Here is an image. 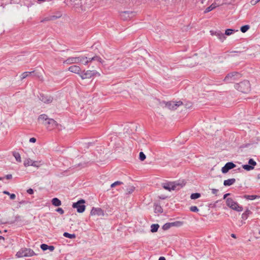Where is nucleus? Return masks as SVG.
Segmentation results:
<instances>
[{
	"instance_id": "nucleus-1",
	"label": "nucleus",
	"mask_w": 260,
	"mask_h": 260,
	"mask_svg": "<svg viewBox=\"0 0 260 260\" xmlns=\"http://www.w3.org/2000/svg\"><path fill=\"white\" fill-rule=\"evenodd\" d=\"M101 59V58L98 56H94L89 58L86 56L70 57L64 61V63L69 64L72 63H78L84 61V64H87L93 60H96L100 61Z\"/></svg>"
},
{
	"instance_id": "nucleus-2",
	"label": "nucleus",
	"mask_w": 260,
	"mask_h": 260,
	"mask_svg": "<svg viewBox=\"0 0 260 260\" xmlns=\"http://www.w3.org/2000/svg\"><path fill=\"white\" fill-rule=\"evenodd\" d=\"M184 185V183H180L175 181H168L162 183V186L164 189L171 191L172 190H178L182 188Z\"/></svg>"
},
{
	"instance_id": "nucleus-3",
	"label": "nucleus",
	"mask_w": 260,
	"mask_h": 260,
	"mask_svg": "<svg viewBox=\"0 0 260 260\" xmlns=\"http://www.w3.org/2000/svg\"><path fill=\"white\" fill-rule=\"evenodd\" d=\"M226 205L232 209L240 212L243 210L242 206L239 205V204L235 201L232 198H228L226 200Z\"/></svg>"
},
{
	"instance_id": "nucleus-4",
	"label": "nucleus",
	"mask_w": 260,
	"mask_h": 260,
	"mask_svg": "<svg viewBox=\"0 0 260 260\" xmlns=\"http://www.w3.org/2000/svg\"><path fill=\"white\" fill-rule=\"evenodd\" d=\"M36 255V254L32 249L26 248L21 249L16 254L17 257L32 256Z\"/></svg>"
},
{
	"instance_id": "nucleus-5",
	"label": "nucleus",
	"mask_w": 260,
	"mask_h": 260,
	"mask_svg": "<svg viewBox=\"0 0 260 260\" xmlns=\"http://www.w3.org/2000/svg\"><path fill=\"white\" fill-rule=\"evenodd\" d=\"M236 88L242 92L246 93L250 89V84L249 81H244L237 84Z\"/></svg>"
},
{
	"instance_id": "nucleus-6",
	"label": "nucleus",
	"mask_w": 260,
	"mask_h": 260,
	"mask_svg": "<svg viewBox=\"0 0 260 260\" xmlns=\"http://www.w3.org/2000/svg\"><path fill=\"white\" fill-rule=\"evenodd\" d=\"M241 77V74L237 72H233L228 74L224 79L226 83L233 82L235 80Z\"/></svg>"
},
{
	"instance_id": "nucleus-7",
	"label": "nucleus",
	"mask_w": 260,
	"mask_h": 260,
	"mask_svg": "<svg viewBox=\"0 0 260 260\" xmlns=\"http://www.w3.org/2000/svg\"><path fill=\"white\" fill-rule=\"evenodd\" d=\"M85 203L84 200H80L76 203H74L72 207L73 208H76L78 212L82 213L85 210V206L84 205Z\"/></svg>"
},
{
	"instance_id": "nucleus-8",
	"label": "nucleus",
	"mask_w": 260,
	"mask_h": 260,
	"mask_svg": "<svg viewBox=\"0 0 260 260\" xmlns=\"http://www.w3.org/2000/svg\"><path fill=\"white\" fill-rule=\"evenodd\" d=\"M96 72L94 71L83 70L80 74V76L82 79H89L95 75Z\"/></svg>"
},
{
	"instance_id": "nucleus-9",
	"label": "nucleus",
	"mask_w": 260,
	"mask_h": 260,
	"mask_svg": "<svg viewBox=\"0 0 260 260\" xmlns=\"http://www.w3.org/2000/svg\"><path fill=\"white\" fill-rule=\"evenodd\" d=\"M47 129L48 131H52L58 126V124L53 119H49L48 120V122L45 123Z\"/></svg>"
},
{
	"instance_id": "nucleus-10",
	"label": "nucleus",
	"mask_w": 260,
	"mask_h": 260,
	"mask_svg": "<svg viewBox=\"0 0 260 260\" xmlns=\"http://www.w3.org/2000/svg\"><path fill=\"white\" fill-rule=\"evenodd\" d=\"M249 165H243L242 168L247 171H250L254 169V167L256 165V162L252 158L248 161Z\"/></svg>"
},
{
	"instance_id": "nucleus-11",
	"label": "nucleus",
	"mask_w": 260,
	"mask_h": 260,
	"mask_svg": "<svg viewBox=\"0 0 260 260\" xmlns=\"http://www.w3.org/2000/svg\"><path fill=\"white\" fill-rule=\"evenodd\" d=\"M91 215L104 216V211L100 208L93 207L90 211Z\"/></svg>"
},
{
	"instance_id": "nucleus-12",
	"label": "nucleus",
	"mask_w": 260,
	"mask_h": 260,
	"mask_svg": "<svg viewBox=\"0 0 260 260\" xmlns=\"http://www.w3.org/2000/svg\"><path fill=\"white\" fill-rule=\"evenodd\" d=\"M235 167H236L235 164L232 162H229L222 168L221 171L223 173H226L230 170L232 169Z\"/></svg>"
},
{
	"instance_id": "nucleus-13",
	"label": "nucleus",
	"mask_w": 260,
	"mask_h": 260,
	"mask_svg": "<svg viewBox=\"0 0 260 260\" xmlns=\"http://www.w3.org/2000/svg\"><path fill=\"white\" fill-rule=\"evenodd\" d=\"M68 70L69 71H70L71 72H72V73H74L75 74H79V75L81 72V68L79 66H77V65H73V66H70Z\"/></svg>"
},
{
	"instance_id": "nucleus-14",
	"label": "nucleus",
	"mask_w": 260,
	"mask_h": 260,
	"mask_svg": "<svg viewBox=\"0 0 260 260\" xmlns=\"http://www.w3.org/2000/svg\"><path fill=\"white\" fill-rule=\"evenodd\" d=\"M236 182V179L234 178L229 179L224 181L223 184L224 186H230L234 184Z\"/></svg>"
},
{
	"instance_id": "nucleus-15",
	"label": "nucleus",
	"mask_w": 260,
	"mask_h": 260,
	"mask_svg": "<svg viewBox=\"0 0 260 260\" xmlns=\"http://www.w3.org/2000/svg\"><path fill=\"white\" fill-rule=\"evenodd\" d=\"M183 222L180 221H176L175 222H171L168 223V224H166L165 225H168V227H170V226H180L182 225Z\"/></svg>"
},
{
	"instance_id": "nucleus-16",
	"label": "nucleus",
	"mask_w": 260,
	"mask_h": 260,
	"mask_svg": "<svg viewBox=\"0 0 260 260\" xmlns=\"http://www.w3.org/2000/svg\"><path fill=\"white\" fill-rule=\"evenodd\" d=\"M50 118H48V116L46 114H41L39 116L38 118V120L39 121L42 122L43 123L44 121L48 122V120Z\"/></svg>"
},
{
	"instance_id": "nucleus-17",
	"label": "nucleus",
	"mask_w": 260,
	"mask_h": 260,
	"mask_svg": "<svg viewBox=\"0 0 260 260\" xmlns=\"http://www.w3.org/2000/svg\"><path fill=\"white\" fill-rule=\"evenodd\" d=\"M243 198L247 200H253L259 198V196L256 195H244Z\"/></svg>"
},
{
	"instance_id": "nucleus-18",
	"label": "nucleus",
	"mask_w": 260,
	"mask_h": 260,
	"mask_svg": "<svg viewBox=\"0 0 260 260\" xmlns=\"http://www.w3.org/2000/svg\"><path fill=\"white\" fill-rule=\"evenodd\" d=\"M52 204L55 206H59L61 204V201L57 198H55L52 200Z\"/></svg>"
},
{
	"instance_id": "nucleus-19",
	"label": "nucleus",
	"mask_w": 260,
	"mask_h": 260,
	"mask_svg": "<svg viewBox=\"0 0 260 260\" xmlns=\"http://www.w3.org/2000/svg\"><path fill=\"white\" fill-rule=\"evenodd\" d=\"M166 106L170 110H175L176 109L174 102H168L166 104Z\"/></svg>"
},
{
	"instance_id": "nucleus-20",
	"label": "nucleus",
	"mask_w": 260,
	"mask_h": 260,
	"mask_svg": "<svg viewBox=\"0 0 260 260\" xmlns=\"http://www.w3.org/2000/svg\"><path fill=\"white\" fill-rule=\"evenodd\" d=\"M251 213V212L247 209L246 210L242 215V218L243 219H246L248 216L249 215V214H250Z\"/></svg>"
},
{
	"instance_id": "nucleus-21",
	"label": "nucleus",
	"mask_w": 260,
	"mask_h": 260,
	"mask_svg": "<svg viewBox=\"0 0 260 260\" xmlns=\"http://www.w3.org/2000/svg\"><path fill=\"white\" fill-rule=\"evenodd\" d=\"M13 155L17 161L20 162L21 161V156L20 154L17 152H14L13 153Z\"/></svg>"
},
{
	"instance_id": "nucleus-22",
	"label": "nucleus",
	"mask_w": 260,
	"mask_h": 260,
	"mask_svg": "<svg viewBox=\"0 0 260 260\" xmlns=\"http://www.w3.org/2000/svg\"><path fill=\"white\" fill-rule=\"evenodd\" d=\"M215 7H216V6L214 4H212L211 5H210L209 7H208L205 9V10L204 11V13H207L210 12L211 11H212V10H213L214 9H215Z\"/></svg>"
},
{
	"instance_id": "nucleus-23",
	"label": "nucleus",
	"mask_w": 260,
	"mask_h": 260,
	"mask_svg": "<svg viewBox=\"0 0 260 260\" xmlns=\"http://www.w3.org/2000/svg\"><path fill=\"white\" fill-rule=\"evenodd\" d=\"M154 211L155 213H161L162 212V209L160 205H156L155 206Z\"/></svg>"
},
{
	"instance_id": "nucleus-24",
	"label": "nucleus",
	"mask_w": 260,
	"mask_h": 260,
	"mask_svg": "<svg viewBox=\"0 0 260 260\" xmlns=\"http://www.w3.org/2000/svg\"><path fill=\"white\" fill-rule=\"evenodd\" d=\"M32 160L31 159H30V158L26 159L24 161V166L25 167L30 166L31 165H32Z\"/></svg>"
},
{
	"instance_id": "nucleus-25",
	"label": "nucleus",
	"mask_w": 260,
	"mask_h": 260,
	"mask_svg": "<svg viewBox=\"0 0 260 260\" xmlns=\"http://www.w3.org/2000/svg\"><path fill=\"white\" fill-rule=\"evenodd\" d=\"M63 236L67 238H69L70 239H74L76 238V236L75 234H71L68 233H64Z\"/></svg>"
},
{
	"instance_id": "nucleus-26",
	"label": "nucleus",
	"mask_w": 260,
	"mask_h": 260,
	"mask_svg": "<svg viewBox=\"0 0 260 260\" xmlns=\"http://www.w3.org/2000/svg\"><path fill=\"white\" fill-rule=\"evenodd\" d=\"M215 35L222 41H223L225 39V37L224 36V34L221 32H216Z\"/></svg>"
},
{
	"instance_id": "nucleus-27",
	"label": "nucleus",
	"mask_w": 260,
	"mask_h": 260,
	"mask_svg": "<svg viewBox=\"0 0 260 260\" xmlns=\"http://www.w3.org/2000/svg\"><path fill=\"white\" fill-rule=\"evenodd\" d=\"M151 231L153 233L156 232L157 231L158 229L159 228V225L158 224H152L151 226Z\"/></svg>"
},
{
	"instance_id": "nucleus-28",
	"label": "nucleus",
	"mask_w": 260,
	"mask_h": 260,
	"mask_svg": "<svg viewBox=\"0 0 260 260\" xmlns=\"http://www.w3.org/2000/svg\"><path fill=\"white\" fill-rule=\"evenodd\" d=\"M201 197V194L199 193H194L191 194L190 198L194 200L197 199Z\"/></svg>"
},
{
	"instance_id": "nucleus-29",
	"label": "nucleus",
	"mask_w": 260,
	"mask_h": 260,
	"mask_svg": "<svg viewBox=\"0 0 260 260\" xmlns=\"http://www.w3.org/2000/svg\"><path fill=\"white\" fill-rule=\"evenodd\" d=\"M250 28V26L248 25H244V26H243L241 27V31L242 32H246Z\"/></svg>"
},
{
	"instance_id": "nucleus-30",
	"label": "nucleus",
	"mask_w": 260,
	"mask_h": 260,
	"mask_svg": "<svg viewBox=\"0 0 260 260\" xmlns=\"http://www.w3.org/2000/svg\"><path fill=\"white\" fill-rule=\"evenodd\" d=\"M33 72H34V71L33 72H24L21 75V80H23V79H25V78H26L28 76L29 74H31Z\"/></svg>"
},
{
	"instance_id": "nucleus-31",
	"label": "nucleus",
	"mask_w": 260,
	"mask_h": 260,
	"mask_svg": "<svg viewBox=\"0 0 260 260\" xmlns=\"http://www.w3.org/2000/svg\"><path fill=\"white\" fill-rule=\"evenodd\" d=\"M122 184H123V183L122 182L117 181H116V182H114L113 183H112L111 185V187L112 188H113V187H114L115 186H116V185H120Z\"/></svg>"
},
{
	"instance_id": "nucleus-32",
	"label": "nucleus",
	"mask_w": 260,
	"mask_h": 260,
	"mask_svg": "<svg viewBox=\"0 0 260 260\" xmlns=\"http://www.w3.org/2000/svg\"><path fill=\"white\" fill-rule=\"evenodd\" d=\"M234 32V30L232 29H227L225 31V35L230 36Z\"/></svg>"
},
{
	"instance_id": "nucleus-33",
	"label": "nucleus",
	"mask_w": 260,
	"mask_h": 260,
	"mask_svg": "<svg viewBox=\"0 0 260 260\" xmlns=\"http://www.w3.org/2000/svg\"><path fill=\"white\" fill-rule=\"evenodd\" d=\"M139 158L141 160H144L146 158L145 155L143 153V152H141L139 154Z\"/></svg>"
},
{
	"instance_id": "nucleus-34",
	"label": "nucleus",
	"mask_w": 260,
	"mask_h": 260,
	"mask_svg": "<svg viewBox=\"0 0 260 260\" xmlns=\"http://www.w3.org/2000/svg\"><path fill=\"white\" fill-rule=\"evenodd\" d=\"M49 246L45 244H42L41 245V248L43 250H46L48 249Z\"/></svg>"
},
{
	"instance_id": "nucleus-35",
	"label": "nucleus",
	"mask_w": 260,
	"mask_h": 260,
	"mask_svg": "<svg viewBox=\"0 0 260 260\" xmlns=\"http://www.w3.org/2000/svg\"><path fill=\"white\" fill-rule=\"evenodd\" d=\"M190 210L191 211L196 212L199 211V209H198V208H197V206H191V207H190Z\"/></svg>"
},
{
	"instance_id": "nucleus-36",
	"label": "nucleus",
	"mask_w": 260,
	"mask_h": 260,
	"mask_svg": "<svg viewBox=\"0 0 260 260\" xmlns=\"http://www.w3.org/2000/svg\"><path fill=\"white\" fill-rule=\"evenodd\" d=\"M55 18V16H51L50 17L45 18L44 20H42L41 21L43 22V21H49V20H53Z\"/></svg>"
},
{
	"instance_id": "nucleus-37",
	"label": "nucleus",
	"mask_w": 260,
	"mask_h": 260,
	"mask_svg": "<svg viewBox=\"0 0 260 260\" xmlns=\"http://www.w3.org/2000/svg\"><path fill=\"white\" fill-rule=\"evenodd\" d=\"M56 211L61 215H62L64 213V211L61 208H58L56 209Z\"/></svg>"
},
{
	"instance_id": "nucleus-38",
	"label": "nucleus",
	"mask_w": 260,
	"mask_h": 260,
	"mask_svg": "<svg viewBox=\"0 0 260 260\" xmlns=\"http://www.w3.org/2000/svg\"><path fill=\"white\" fill-rule=\"evenodd\" d=\"M183 105V103L181 101H179L175 103V106L176 107V109L177 108L181 105Z\"/></svg>"
},
{
	"instance_id": "nucleus-39",
	"label": "nucleus",
	"mask_w": 260,
	"mask_h": 260,
	"mask_svg": "<svg viewBox=\"0 0 260 260\" xmlns=\"http://www.w3.org/2000/svg\"><path fill=\"white\" fill-rule=\"evenodd\" d=\"M27 192L30 194H32L34 193V190L31 188H29L27 190Z\"/></svg>"
},
{
	"instance_id": "nucleus-40",
	"label": "nucleus",
	"mask_w": 260,
	"mask_h": 260,
	"mask_svg": "<svg viewBox=\"0 0 260 260\" xmlns=\"http://www.w3.org/2000/svg\"><path fill=\"white\" fill-rule=\"evenodd\" d=\"M129 15V13L127 12H124L122 13V15L121 16L122 17H126V16H128Z\"/></svg>"
},
{
	"instance_id": "nucleus-41",
	"label": "nucleus",
	"mask_w": 260,
	"mask_h": 260,
	"mask_svg": "<svg viewBox=\"0 0 260 260\" xmlns=\"http://www.w3.org/2000/svg\"><path fill=\"white\" fill-rule=\"evenodd\" d=\"M9 196H10V199H11V200H14V199H15V198H16V196H15V194H14V193H12V194H11V193H10V194Z\"/></svg>"
},
{
	"instance_id": "nucleus-42",
	"label": "nucleus",
	"mask_w": 260,
	"mask_h": 260,
	"mask_svg": "<svg viewBox=\"0 0 260 260\" xmlns=\"http://www.w3.org/2000/svg\"><path fill=\"white\" fill-rule=\"evenodd\" d=\"M29 142H31V143H35L36 142V139L35 138H31L30 139H29Z\"/></svg>"
},
{
	"instance_id": "nucleus-43",
	"label": "nucleus",
	"mask_w": 260,
	"mask_h": 260,
	"mask_svg": "<svg viewBox=\"0 0 260 260\" xmlns=\"http://www.w3.org/2000/svg\"><path fill=\"white\" fill-rule=\"evenodd\" d=\"M6 178L7 179H12V176L11 174H8L6 176Z\"/></svg>"
},
{
	"instance_id": "nucleus-44",
	"label": "nucleus",
	"mask_w": 260,
	"mask_h": 260,
	"mask_svg": "<svg viewBox=\"0 0 260 260\" xmlns=\"http://www.w3.org/2000/svg\"><path fill=\"white\" fill-rule=\"evenodd\" d=\"M32 165H31V166L38 167V166L37 165V162L36 161H32Z\"/></svg>"
},
{
	"instance_id": "nucleus-45",
	"label": "nucleus",
	"mask_w": 260,
	"mask_h": 260,
	"mask_svg": "<svg viewBox=\"0 0 260 260\" xmlns=\"http://www.w3.org/2000/svg\"><path fill=\"white\" fill-rule=\"evenodd\" d=\"M48 249H50V250L52 251L54 250V247L53 246H49Z\"/></svg>"
},
{
	"instance_id": "nucleus-46",
	"label": "nucleus",
	"mask_w": 260,
	"mask_h": 260,
	"mask_svg": "<svg viewBox=\"0 0 260 260\" xmlns=\"http://www.w3.org/2000/svg\"><path fill=\"white\" fill-rule=\"evenodd\" d=\"M158 260H166V258L164 256H161L159 258Z\"/></svg>"
},
{
	"instance_id": "nucleus-47",
	"label": "nucleus",
	"mask_w": 260,
	"mask_h": 260,
	"mask_svg": "<svg viewBox=\"0 0 260 260\" xmlns=\"http://www.w3.org/2000/svg\"><path fill=\"white\" fill-rule=\"evenodd\" d=\"M3 193L4 194H8V195H10V193L8 191H4Z\"/></svg>"
},
{
	"instance_id": "nucleus-48",
	"label": "nucleus",
	"mask_w": 260,
	"mask_h": 260,
	"mask_svg": "<svg viewBox=\"0 0 260 260\" xmlns=\"http://www.w3.org/2000/svg\"><path fill=\"white\" fill-rule=\"evenodd\" d=\"M229 195H230V193H226V194H225L224 195V197H223V198L224 199H225L226 198L227 196H228Z\"/></svg>"
},
{
	"instance_id": "nucleus-49",
	"label": "nucleus",
	"mask_w": 260,
	"mask_h": 260,
	"mask_svg": "<svg viewBox=\"0 0 260 260\" xmlns=\"http://www.w3.org/2000/svg\"><path fill=\"white\" fill-rule=\"evenodd\" d=\"M231 236H232L233 238H236V235H235V234H232L231 235Z\"/></svg>"
},
{
	"instance_id": "nucleus-50",
	"label": "nucleus",
	"mask_w": 260,
	"mask_h": 260,
	"mask_svg": "<svg viewBox=\"0 0 260 260\" xmlns=\"http://www.w3.org/2000/svg\"><path fill=\"white\" fill-rule=\"evenodd\" d=\"M51 101H52V100L48 99V100H47V102L49 103V102H51Z\"/></svg>"
},
{
	"instance_id": "nucleus-51",
	"label": "nucleus",
	"mask_w": 260,
	"mask_h": 260,
	"mask_svg": "<svg viewBox=\"0 0 260 260\" xmlns=\"http://www.w3.org/2000/svg\"><path fill=\"white\" fill-rule=\"evenodd\" d=\"M217 191L216 189H213V192L215 193Z\"/></svg>"
},
{
	"instance_id": "nucleus-52",
	"label": "nucleus",
	"mask_w": 260,
	"mask_h": 260,
	"mask_svg": "<svg viewBox=\"0 0 260 260\" xmlns=\"http://www.w3.org/2000/svg\"><path fill=\"white\" fill-rule=\"evenodd\" d=\"M0 239H4V238L3 236H0Z\"/></svg>"
},
{
	"instance_id": "nucleus-53",
	"label": "nucleus",
	"mask_w": 260,
	"mask_h": 260,
	"mask_svg": "<svg viewBox=\"0 0 260 260\" xmlns=\"http://www.w3.org/2000/svg\"><path fill=\"white\" fill-rule=\"evenodd\" d=\"M39 2H44L46 0H38Z\"/></svg>"
},
{
	"instance_id": "nucleus-54",
	"label": "nucleus",
	"mask_w": 260,
	"mask_h": 260,
	"mask_svg": "<svg viewBox=\"0 0 260 260\" xmlns=\"http://www.w3.org/2000/svg\"><path fill=\"white\" fill-rule=\"evenodd\" d=\"M258 1H260V0H259Z\"/></svg>"
}]
</instances>
